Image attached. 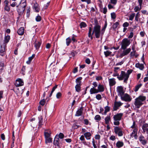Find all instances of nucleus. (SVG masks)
<instances>
[{
    "label": "nucleus",
    "instance_id": "12",
    "mask_svg": "<svg viewBox=\"0 0 148 148\" xmlns=\"http://www.w3.org/2000/svg\"><path fill=\"white\" fill-rule=\"evenodd\" d=\"M137 129H134L132 133L131 134L130 136L132 137H134V138L136 139L137 138Z\"/></svg>",
    "mask_w": 148,
    "mask_h": 148
},
{
    "label": "nucleus",
    "instance_id": "6",
    "mask_svg": "<svg viewBox=\"0 0 148 148\" xmlns=\"http://www.w3.org/2000/svg\"><path fill=\"white\" fill-rule=\"evenodd\" d=\"M6 45L5 44H1L0 45V55L4 56L5 54Z\"/></svg>",
    "mask_w": 148,
    "mask_h": 148
},
{
    "label": "nucleus",
    "instance_id": "53",
    "mask_svg": "<svg viewBox=\"0 0 148 148\" xmlns=\"http://www.w3.org/2000/svg\"><path fill=\"white\" fill-rule=\"evenodd\" d=\"M136 123L134 121L132 125L131 126V127L132 129H137L136 128Z\"/></svg>",
    "mask_w": 148,
    "mask_h": 148
},
{
    "label": "nucleus",
    "instance_id": "23",
    "mask_svg": "<svg viewBox=\"0 0 148 148\" xmlns=\"http://www.w3.org/2000/svg\"><path fill=\"white\" fill-rule=\"evenodd\" d=\"M41 42L39 41H36L34 42L35 47L36 49H38L41 45Z\"/></svg>",
    "mask_w": 148,
    "mask_h": 148
},
{
    "label": "nucleus",
    "instance_id": "57",
    "mask_svg": "<svg viewBox=\"0 0 148 148\" xmlns=\"http://www.w3.org/2000/svg\"><path fill=\"white\" fill-rule=\"evenodd\" d=\"M61 93L60 92H58L56 94V97L58 99L60 98L61 96Z\"/></svg>",
    "mask_w": 148,
    "mask_h": 148
},
{
    "label": "nucleus",
    "instance_id": "11",
    "mask_svg": "<svg viewBox=\"0 0 148 148\" xmlns=\"http://www.w3.org/2000/svg\"><path fill=\"white\" fill-rule=\"evenodd\" d=\"M83 109L82 106L78 108L76 112L75 116H81L83 113Z\"/></svg>",
    "mask_w": 148,
    "mask_h": 148
},
{
    "label": "nucleus",
    "instance_id": "24",
    "mask_svg": "<svg viewBox=\"0 0 148 148\" xmlns=\"http://www.w3.org/2000/svg\"><path fill=\"white\" fill-rule=\"evenodd\" d=\"M98 90L99 92H102L104 90V87L103 85L99 84L98 86Z\"/></svg>",
    "mask_w": 148,
    "mask_h": 148
},
{
    "label": "nucleus",
    "instance_id": "5",
    "mask_svg": "<svg viewBox=\"0 0 148 148\" xmlns=\"http://www.w3.org/2000/svg\"><path fill=\"white\" fill-rule=\"evenodd\" d=\"M122 100L125 101H131L132 97L128 94L125 93L121 97Z\"/></svg>",
    "mask_w": 148,
    "mask_h": 148
},
{
    "label": "nucleus",
    "instance_id": "41",
    "mask_svg": "<svg viewBox=\"0 0 148 148\" xmlns=\"http://www.w3.org/2000/svg\"><path fill=\"white\" fill-rule=\"evenodd\" d=\"M135 16V14L134 13L132 14L129 16V20L130 21H132L133 19Z\"/></svg>",
    "mask_w": 148,
    "mask_h": 148
},
{
    "label": "nucleus",
    "instance_id": "20",
    "mask_svg": "<svg viewBox=\"0 0 148 148\" xmlns=\"http://www.w3.org/2000/svg\"><path fill=\"white\" fill-rule=\"evenodd\" d=\"M90 93L91 94H93L97 93L99 92L98 89H96L94 88H91L90 90Z\"/></svg>",
    "mask_w": 148,
    "mask_h": 148
},
{
    "label": "nucleus",
    "instance_id": "50",
    "mask_svg": "<svg viewBox=\"0 0 148 148\" xmlns=\"http://www.w3.org/2000/svg\"><path fill=\"white\" fill-rule=\"evenodd\" d=\"M117 1V0H110V3L114 5H115L116 4Z\"/></svg>",
    "mask_w": 148,
    "mask_h": 148
},
{
    "label": "nucleus",
    "instance_id": "32",
    "mask_svg": "<svg viewBox=\"0 0 148 148\" xmlns=\"http://www.w3.org/2000/svg\"><path fill=\"white\" fill-rule=\"evenodd\" d=\"M142 84H138L136 85L135 87V89L134 90V91L135 92H137L138 91L139 89L142 86Z\"/></svg>",
    "mask_w": 148,
    "mask_h": 148
},
{
    "label": "nucleus",
    "instance_id": "47",
    "mask_svg": "<svg viewBox=\"0 0 148 148\" xmlns=\"http://www.w3.org/2000/svg\"><path fill=\"white\" fill-rule=\"evenodd\" d=\"M111 15L112 18L115 19L116 17V14L114 12H112L111 14Z\"/></svg>",
    "mask_w": 148,
    "mask_h": 148
},
{
    "label": "nucleus",
    "instance_id": "1",
    "mask_svg": "<svg viewBox=\"0 0 148 148\" xmlns=\"http://www.w3.org/2000/svg\"><path fill=\"white\" fill-rule=\"evenodd\" d=\"M92 31V28L91 27H89L88 36L90 38L91 40L93 38L92 35L94 33L95 34L96 38H99L101 36H102L101 35V26L98 25L97 24L94 27L92 34H91Z\"/></svg>",
    "mask_w": 148,
    "mask_h": 148
},
{
    "label": "nucleus",
    "instance_id": "33",
    "mask_svg": "<svg viewBox=\"0 0 148 148\" xmlns=\"http://www.w3.org/2000/svg\"><path fill=\"white\" fill-rule=\"evenodd\" d=\"M134 105L137 108H139L143 104L142 102H134Z\"/></svg>",
    "mask_w": 148,
    "mask_h": 148
},
{
    "label": "nucleus",
    "instance_id": "63",
    "mask_svg": "<svg viewBox=\"0 0 148 148\" xmlns=\"http://www.w3.org/2000/svg\"><path fill=\"white\" fill-rule=\"evenodd\" d=\"M143 0H138V2L139 3V6L142 7Z\"/></svg>",
    "mask_w": 148,
    "mask_h": 148
},
{
    "label": "nucleus",
    "instance_id": "7",
    "mask_svg": "<svg viewBox=\"0 0 148 148\" xmlns=\"http://www.w3.org/2000/svg\"><path fill=\"white\" fill-rule=\"evenodd\" d=\"M116 91L118 95L121 96L124 93V91L123 87L121 86H118L116 88Z\"/></svg>",
    "mask_w": 148,
    "mask_h": 148
},
{
    "label": "nucleus",
    "instance_id": "56",
    "mask_svg": "<svg viewBox=\"0 0 148 148\" xmlns=\"http://www.w3.org/2000/svg\"><path fill=\"white\" fill-rule=\"evenodd\" d=\"M96 99L98 100H100L101 99V95L99 94H98L97 95H96Z\"/></svg>",
    "mask_w": 148,
    "mask_h": 148
},
{
    "label": "nucleus",
    "instance_id": "54",
    "mask_svg": "<svg viewBox=\"0 0 148 148\" xmlns=\"http://www.w3.org/2000/svg\"><path fill=\"white\" fill-rule=\"evenodd\" d=\"M45 138H48L50 137V134L48 132H45Z\"/></svg>",
    "mask_w": 148,
    "mask_h": 148
},
{
    "label": "nucleus",
    "instance_id": "27",
    "mask_svg": "<svg viewBox=\"0 0 148 148\" xmlns=\"http://www.w3.org/2000/svg\"><path fill=\"white\" fill-rule=\"evenodd\" d=\"M82 79V78L81 77H79L76 79V82L77 83V84L76 85L81 86V80Z\"/></svg>",
    "mask_w": 148,
    "mask_h": 148
},
{
    "label": "nucleus",
    "instance_id": "64",
    "mask_svg": "<svg viewBox=\"0 0 148 148\" xmlns=\"http://www.w3.org/2000/svg\"><path fill=\"white\" fill-rule=\"evenodd\" d=\"M103 12L104 14H106V13L107 12V8L106 7H105L103 9Z\"/></svg>",
    "mask_w": 148,
    "mask_h": 148
},
{
    "label": "nucleus",
    "instance_id": "43",
    "mask_svg": "<svg viewBox=\"0 0 148 148\" xmlns=\"http://www.w3.org/2000/svg\"><path fill=\"white\" fill-rule=\"evenodd\" d=\"M4 9L7 12H9L10 11V7L9 5H5Z\"/></svg>",
    "mask_w": 148,
    "mask_h": 148
},
{
    "label": "nucleus",
    "instance_id": "52",
    "mask_svg": "<svg viewBox=\"0 0 148 148\" xmlns=\"http://www.w3.org/2000/svg\"><path fill=\"white\" fill-rule=\"evenodd\" d=\"M145 138L142 134H141L139 138V140L140 142L144 139Z\"/></svg>",
    "mask_w": 148,
    "mask_h": 148
},
{
    "label": "nucleus",
    "instance_id": "34",
    "mask_svg": "<svg viewBox=\"0 0 148 148\" xmlns=\"http://www.w3.org/2000/svg\"><path fill=\"white\" fill-rule=\"evenodd\" d=\"M71 40L70 38L69 37L66 39V44L67 46L69 45L70 43L71 42Z\"/></svg>",
    "mask_w": 148,
    "mask_h": 148
},
{
    "label": "nucleus",
    "instance_id": "55",
    "mask_svg": "<svg viewBox=\"0 0 148 148\" xmlns=\"http://www.w3.org/2000/svg\"><path fill=\"white\" fill-rule=\"evenodd\" d=\"M129 23L127 22H125L123 25V26L124 27H126L128 26Z\"/></svg>",
    "mask_w": 148,
    "mask_h": 148
},
{
    "label": "nucleus",
    "instance_id": "60",
    "mask_svg": "<svg viewBox=\"0 0 148 148\" xmlns=\"http://www.w3.org/2000/svg\"><path fill=\"white\" fill-rule=\"evenodd\" d=\"M134 34L132 32H131L130 33V35L129 36L128 38H131L133 36Z\"/></svg>",
    "mask_w": 148,
    "mask_h": 148
},
{
    "label": "nucleus",
    "instance_id": "26",
    "mask_svg": "<svg viewBox=\"0 0 148 148\" xmlns=\"http://www.w3.org/2000/svg\"><path fill=\"white\" fill-rule=\"evenodd\" d=\"M4 67V63L3 62L0 63V73H1L3 71Z\"/></svg>",
    "mask_w": 148,
    "mask_h": 148
},
{
    "label": "nucleus",
    "instance_id": "40",
    "mask_svg": "<svg viewBox=\"0 0 148 148\" xmlns=\"http://www.w3.org/2000/svg\"><path fill=\"white\" fill-rule=\"evenodd\" d=\"M119 25V23L118 22H116L112 25L113 28L114 29H115Z\"/></svg>",
    "mask_w": 148,
    "mask_h": 148
},
{
    "label": "nucleus",
    "instance_id": "2",
    "mask_svg": "<svg viewBox=\"0 0 148 148\" xmlns=\"http://www.w3.org/2000/svg\"><path fill=\"white\" fill-rule=\"evenodd\" d=\"M123 113H117L113 117V118L114 121V124L115 125H119L120 124L119 121H120L123 116Z\"/></svg>",
    "mask_w": 148,
    "mask_h": 148
},
{
    "label": "nucleus",
    "instance_id": "45",
    "mask_svg": "<svg viewBox=\"0 0 148 148\" xmlns=\"http://www.w3.org/2000/svg\"><path fill=\"white\" fill-rule=\"evenodd\" d=\"M41 19V16L39 15H38L36 18V20L37 22H39L40 21Z\"/></svg>",
    "mask_w": 148,
    "mask_h": 148
},
{
    "label": "nucleus",
    "instance_id": "62",
    "mask_svg": "<svg viewBox=\"0 0 148 148\" xmlns=\"http://www.w3.org/2000/svg\"><path fill=\"white\" fill-rule=\"evenodd\" d=\"M140 142L142 144H143V145H145L147 143V140H145L144 139V140H142Z\"/></svg>",
    "mask_w": 148,
    "mask_h": 148
},
{
    "label": "nucleus",
    "instance_id": "44",
    "mask_svg": "<svg viewBox=\"0 0 148 148\" xmlns=\"http://www.w3.org/2000/svg\"><path fill=\"white\" fill-rule=\"evenodd\" d=\"M140 14H139V12H138L136 13V16H135V20L136 21H138V18L140 16Z\"/></svg>",
    "mask_w": 148,
    "mask_h": 148
},
{
    "label": "nucleus",
    "instance_id": "16",
    "mask_svg": "<svg viewBox=\"0 0 148 148\" xmlns=\"http://www.w3.org/2000/svg\"><path fill=\"white\" fill-rule=\"evenodd\" d=\"M59 137H58V136L56 135L55 138L53 141V144L55 145H57L58 146H59Z\"/></svg>",
    "mask_w": 148,
    "mask_h": 148
},
{
    "label": "nucleus",
    "instance_id": "21",
    "mask_svg": "<svg viewBox=\"0 0 148 148\" xmlns=\"http://www.w3.org/2000/svg\"><path fill=\"white\" fill-rule=\"evenodd\" d=\"M123 143L121 141H118L116 144V146L117 148H120L122 147L123 146Z\"/></svg>",
    "mask_w": 148,
    "mask_h": 148
},
{
    "label": "nucleus",
    "instance_id": "51",
    "mask_svg": "<svg viewBox=\"0 0 148 148\" xmlns=\"http://www.w3.org/2000/svg\"><path fill=\"white\" fill-rule=\"evenodd\" d=\"M133 70L132 69H129L127 70V73H126V74L128 75L129 77L130 75L132 72Z\"/></svg>",
    "mask_w": 148,
    "mask_h": 148
},
{
    "label": "nucleus",
    "instance_id": "49",
    "mask_svg": "<svg viewBox=\"0 0 148 148\" xmlns=\"http://www.w3.org/2000/svg\"><path fill=\"white\" fill-rule=\"evenodd\" d=\"M26 0H21L20 2V4H23V7L24 8L26 6Z\"/></svg>",
    "mask_w": 148,
    "mask_h": 148
},
{
    "label": "nucleus",
    "instance_id": "31",
    "mask_svg": "<svg viewBox=\"0 0 148 148\" xmlns=\"http://www.w3.org/2000/svg\"><path fill=\"white\" fill-rule=\"evenodd\" d=\"M131 49L130 48H128L125 50L123 52V54L124 56L128 54L131 51Z\"/></svg>",
    "mask_w": 148,
    "mask_h": 148
},
{
    "label": "nucleus",
    "instance_id": "17",
    "mask_svg": "<svg viewBox=\"0 0 148 148\" xmlns=\"http://www.w3.org/2000/svg\"><path fill=\"white\" fill-rule=\"evenodd\" d=\"M24 27H21L17 31V33L19 35H22L24 33Z\"/></svg>",
    "mask_w": 148,
    "mask_h": 148
},
{
    "label": "nucleus",
    "instance_id": "48",
    "mask_svg": "<svg viewBox=\"0 0 148 148\" xmlns=\"http://www.w3.org/2000/svg\"><path fill=\"white\" fill-rule=\"evenodd\" d=\"M58 136V137H59V138H60V139H62L64 138V134L61 133H60Z\"/></svg>",
    "mask_w": 148,
    "mask_h": 148
},
{
    "label": "nucleus",
    "instance_id": "46",
    "mask_svg": "<svg viewBox=\"0 0 148 148\" xmlns=\"http://www.w3.org/2000/svg\"><path fill=\"white\" fill-rule=\"evenodd\" d=\"M57 85H56L55 86H54L52 88V90H51V93L50 95V97H51L52 94V93L54 92V91L55 90V89L57 88Z\"/></svg>",
    "mask_w": 148,
    "mask_h": 148
},
{
    "label": "nucleus",
    "instance_id": "61",
    "mask_svg": "<svg viewBox=\"0 0 148 148\" xmlns=\"http://www.w3.org/2000/svg\"><path fill=\"white\" fill-rule=\"evenodd\" d=\"M108 7L110 10L114 8L113 6L110 3L108 4Z\"/></svg>",
    "mask_w": 148,
    "mask_h": 148
},
{
    "label": "nucleus",
    "instance_id": "14",
    "mask_svg": "<svg viewBox=\"0 0 148 148\" xmlns=\"http://www.w3.org/2000/svg\"><path fill=\"white\" fill-rule=\"evenodd\" d=\"M121 102H114L113 107V110L116 111L119 109V108L121 105Z\"/></svg>",
    "mask_w": 148,
    "mask_h": 148
},
{
    "label": "nucleus",
    "instance_id": "58",
    "mask_svg": "<svg viewBox=\"0 0 148 148\" xmlns=\"http://www.w3.org/2000/svg\"><path fill=\"white\" fill-rule=\"evenodd\" d=\"M106 28V27H103V28H102L101 30V35H103L105 32V31Z\"/></svg>",
    "mask_w": 148,
    "mask_h": 148
},
{
    "label": "nucleus",
    "instance_id": "28",
    "mask_svg": "<svg viewBox=\"0 0 148 148\" xmlns=\"http://www.w3.org/2000/svg\"><path fill=\"white\" fill-rule=\"evenodd\" d=\"M110 116H107L105 118V123L108 125L110 121Z\"/></svg>",
    "mask_w": 148,
    "mask_h": 148
},
{
    "label": "nucleus",
    "instance_id": "35",
    "mask_svg": "<svg viewBox=\"0 0 148 148\" xmlns=\"http://www.w3.org/2000/svg\"><path fill=\"white\" fill-rule=\"evenodd\" d=\"M81 86L76 85L75 86V88L76 91L79 92L81 90Z\"/></svg>",
    "mask_w": 148,
    "mask_h": 148
},
{
    "label": "nucleus",
    "instance_id": "4",
    "mask_svg": "<svg viewBox=\"0 0 148 148\" xmlns=\"http://www.w3.org/2000/svg\"><path fill=\"white\" fill-rule=\"evenodd\" d=\"M130 40L127 38H124L122 40L121 45V48L123 49H125L130 44Z\"/></svg>",
    "mask_w": 148,
    "mask_h": 148
},
{
    "label": "nucleus",
    "instance_id": "9",
    "mask_svg": "<svg viewBox=\"0 0 148 148\" xmlns=\"http://www.w3.org/2000/svg\"><path fill=\"white\" fill-rule=\"evenodd\" d=\"M114 131L115 134H117L118 136H123V131L118 127H116L114 128Z\"/></svg>",
    "mask_w": 148,
    "mask_h": 148
},
{
    "label": "nucleus",
    "instance_id": "10",
    "mask_svg": "<svg viewBox=\"0 0 148 148\" xmlns=\"http://www.w3.org/2000/svg\"><path fill=\"white\" fill-rule=\"evenodd\" d=\"M143 130V133L145 134V132L148 135V124L145 123L142 126Z\"/></svg>",
    "mask_w": 148,
    "mask_h": 148
},
{
    "label": "nucleus",
    "instance_id": "59",
    "mask_svg": "<svg viewBox=\"0 0 148 148\" xmlns=\"http://www.w3.org/2000/svg\"><path fill=\"white\" fill-rule=\"evenodd\" d=\"M136 52V51L134 50V51H133L132 52H131L130 53V55L131 57H133L135 55V53Z\"/></svg>",
    "mask_w": 148,
    "mask_h": 148
},
{
    "label": "nucleus",
    "instance_id": "18",
    "mask_svg": "<svg viewBox=\"0 0 148 148\" xmlns=\"http://www.w3.org/2000/svg\"><path fill=\"white\" fill-rule=\"evenodd\" d=\"M135 67L139 68L140 70H142L144 68V65L143 64H140L139 63H137L135 64Z\"/></svg>",
    "mask_w": 148,
    "mask_h": 148
},
{
    "label": "nucleus",
    "instance_id": "25",
    "mask_svg": "<svg viewBox=\"0 0 148 148\" xmlns=\"http://www.w3.org/2000/svg\"><path fill=\"white\" fill-rule=\"evenodd\" d=\"M84 135L87 139L89 140L90 139V136H91V134L90 132H86L84 134Z\"/></svg>",
    "mask_w": 148,
    "mask_h": 148
},
{
    "label": "nucleus",
    "instance_id": "19",
    "mask_svg": "<svg viewBox=\"0 0 148 148\" xmlns=\"http://www.w3.org/2000/svg\"><path fill=\"white\" fill-rule=\"evenodd\" d=\"M35 54H33L32 55V56L29 57L28 58V60L26 61V63L28 64H30L32 61L35 57Z\"/></svg>",
    "mask_w": 148,
    "mask_h": 148
},
{
    "label": "nucleus",
    "instance_id": "38",
    "mask_svg": "<svg viewBox=\"0 0 148 148\" xmlns=\"http://www.w3.org/2000/svg\"><path fill=\"white\" fill-rule=\"evenodd\" d=\"M94 119L95 120L98 121L101 120V117L99 115H97L95 116Z\"/></svg>",
    "mask_w": 148,
    "mask_h": 148
},
{
    "label": "nucleus",
    "instance_id": "36",
    "mask_svg": "<svg viewBox=\"0 0 148 148\" xmlns=\"http://www.w3.org/2000/svg\"><path fill=\"white\" fill-rule=\"evenodd\" d=\"M45 142L46 143H51L52 142V138L50 137L45 138Z\"/></svg>",
    "mask_w": 148,
    "mask_h": 148
},
{
    "label": "nucleus",
    "instance_id": "3",
    "mask_svg": "<svg viewBox=\"0 0 148 148\" xmlns=\"http://www.w3.org/2000/svg\"><path fill=\"white\" fill-rule=\"evenodd\" d=\"M129 77L128 75L125 71H121L119 77H117V78L119 80H122L124 79V82L127 83Z\"/></svg>",
    "mask_w": 148,
    "mask_h": 148
},
{
    "label": "nucleus",
    "instance_id": "37",
    "mask_svg": "<svg viewBox=\"0 0 148 148\" xmlns=\"http://www.w3.org/2000/svg\"><path fill=\"white\" fill-rule=\"evenodd\" d=\"M142 7H139L138 6H135V8H134V11L136 12H137L138 11H140Z\"/></svg>",
    "mask_w": 148,
    "mask_h": 148
},
{
    "label": "nucleus",
    "instance_id": "15",
    "mask_svg": "<svg viewBox=\"0 0 148 148\" xmlns=\"http://www.w3.org/2000/svg\"><path fill=\"white\" fill-rule=\"evenodd\" d=\"M146 97H145L142 96H140L138 97L136 99L135 102H142L145 100Z\"/></svg>",
    "mask_w": 148,
    "mask_h": 148
},
{
    "label": "nucleus",
    "instance_id": "42",
    "mask_svg": "<svg viewBox=\"0 0 148 148\" xmlns=\"http://www.w3.org/2000/svg\"><path fill=\"white\" fill-rule=\"evenodd\" d=\"M112 53V52L108 51H106L104 52V54L107 57L110 54Z\"/></svg>",
    "mask_w": 148,
    "mask_h": 148
},
{
    "label": "nucleus",
    "instance_id": "13",
    "mask_svg": "<svg viewBox=\"0 0 148 148\" xmlns=\"http://www.w3.org/2000/svg\"><path fill=\"white\" fill-rule=\"evenodd\" d=\"M108 81L109 85L110 86H113L116 83L115 79L114 78L109 79Z\"/></svg>",
    "mask_w": 148,
    "mask_h": 148
},
{
    "label": "nucleus",
    "instance_id": "39",
    "mask_svg": "<svg viewBox=\"0 0 148 148\" xmlns=\"http://www.w3.org/2000/svg\"><path fill=\"white\" fill-rule=\"evenodd\" d=\"M86 26V24L84 22H82L80 24V26L81 28L85 27Z\"/></svg>",
    "mask_w": 148,
    "mask_h": 148
},
{
    "label": "nucleus",
    "instance_id": "29",
    "mask_svg": "<svg viewBox=\"0 0 148 148\" xmlns=\"http://www.w3.org/2000/svg\"><path fill=\"white\" fill-rule=\"evenodd\" d=\"M34 8L35 9V11L37 12L39 11V8L38 5L37 3L34 4Z\"/></svg>",
    "mask_w": 148,
    "mask_h": 148
},
{
    "label": "nucleus",
    "instance_id": "22",
    "mask_svg": "<svg viewBox=\"0 0 148 148\" xmlns=\"http://www.w3.org/2000/svg\"><path fill=\"white\" fill-rule=\"evenodd\" d=\"M10 39V37L9 35H7L5 36L4 38V42L3 44H5L6 45V44L9 42Z\"/></svg>",
    "mask_w": 148,
    "mask_h": 148
},
{
    "label": "nucleus",
    "instance_id": "8",
    "mask_svg": "<svg viewBox=\"0 0 148 148\" xmlns=\"http://www.w3.org/2000/svg\"><path fill=\"white\" fill-rule=\"evenodd\" d=\"M24 82L23 80L20 78H18L16 80L15 85L16 87L22 86L23 85Z\"/></svg>",
    "mask_w": 148,
    "mask_h": 148
},
{
    "label": "nucleus",
    "instance_id": "30",
    "mask_svg": "<svg viewBox=\"0 0 148 148\" xmlns=\"http://www.w3.org/2000/svg\"><path fill=\"white\" fill-rule=\"evenodd\" d=\"M39 119V127H40L42 125V118L41 116H40L38 117Z\"/></svg>",
    "mask_w": 148,
    "mask_h": 148
}]
</instances>
